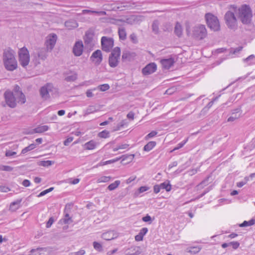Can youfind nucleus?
<instances>
[{"label":"nucleus","instance_id":"nucleus-1","mask_svg":"<svg viewBox=\"0 0 255 255\" xmlns=\"http://www.w3.org/2000/svg\"><path fill=\"white\" fill-rule=\"evenodd\" d=\"M3 60L4 67L6 70L12 71L16 69L17 66V61L12 50L8 49L4 50Z\"/></svg>","mask_w":255,"mask_h":255},{"label":"nucleus","instance_id":"nucleus-2","mask_svg":"<svg viewBox=\"0 0 255 255\" xmlns=\"http://www.w3.org/2000/svg\"><path fill=\"white\" fill-rule=\"evenodd\" d=\"M239 17L244 24L250 22L252 17V10L247 5H243L239 9Z\"/></svg>","mask_w":255,"mask_h":255},{"label":"nucleus","instance_id":"nucleus-3","mask_svg":"<svg viewBox=\"0 0 255 255\" xmlns=\"http://www.w3.org/2000/svg\"><path fill=\"white\" fill-rule=\"evenodd\" d=\"M205 18L208 26L213 31L220 30V25L218 19L213 14L208 13L205 15Z\"/></svg>","mask_w":255,"mask_h":255},{"label":"nucleus","instance_id":"nucleus-4","mask_svg":"<svg viewBox=\"0 0 255 255\" xmlns=\"http://www.w3.org/2000/svg\"><path fill=\"white\" fill-rule=\"evenodd\" d=\"M121 55V49L119 47L114 48L112 51L109 58V64L110 67H117L119 62Z\"/></svg>","mask_w":255,"mask_h":255},{"label":"nucleus","instance_id":"nucleus-5","mask_svg":"<svg viewBox=\"0 0 255 255\" xmlns=\"http://www.w3.org/2000/svg\"><path fill=\"white\" fill-rule=\"evenodd\" d=\"M19 61L20 64L23 67H26L30 61L29 51L25 47L20 49L18 52Z\"/></svg>","mask_w":255,"mask_h":255},{"label":"nucleus","instance_id":"nucleus-6","mask_svg":"<svg viewBox=\"0 0 255 255\" xmlns=\"http://www.w3.org/2000/svg\"><path fill=\"white\" fill-rule=\"evenodd\" d=\"M54 87L51 83H47L40 89V95L44 100H47L50 97L49 93L53 92Z\"/></svg>","mask_w":255,"mask_h":255},{"label":"nucleus","instance_id":"nucleus-7","mask_svg":"<svg viewBox=\"0 0 255 255\" xmlns=\"http://www.w3.org/2000/svg\"><path fill=\"white\" fill-rule=\"evenodd\" d=\"M193 35L195 38L202 39L207 35V30L205 25L200 24L194 27Z\"/></svg>","mask_w":255,"mask_h":255},{"label":"nucleus","instance_id":"nucleus-8","mask_svg":"<svg viewBox=\"0 0 255 255\" xmlns=\"http://www.w3.org/2000/svg\"><path fill=\"white\" fill-rule=\"evenodd\" d=\"M49 50H47L46 48H40L37 49L35 53H34V60L36 64H40L39 60L44 61L48 56V51Z\"/></svg>","mask_w":255,"mask_h":255},{"label":"nucleus","instance_id":"nucleus-9","mask_svg":"<svg viewBox=\"0 0 255 255\" xmlns=\"http://www.w3.org/2000/svg\"><path fill=\"white\" fill-rule=\"evenodd\" d=\"M4 98L7 105L11 108H14L16 106L17 99L12 92L6 91L4 94Z\"/></svg>","mask_w":255,"mask_h":255},{"label":"nucleus","instance_id":"nucleus-10","mask_svg":"<svg viewBox=\"0 0 255 255\" xmlns=\"http://www.w3.org/2000/svg\"><path fill=\"white\" fill-rule=\"evenodd\" d=\"M225 19L228 27L231 29H234L236 27L237 19L233 12L228 11L225 15Z\"/></svg>","mask_w":255,"mask_h":255},{"label":"nucleus","instance_id":"nucleus-11","mask_svg":"<svg viewBox=\"0 0 255 255\" xmlns=\"http://www.w3.org/2000/svg\"><path fill=\"white\" fill-rule=\"evenodd\" d=\"M101 45L103 50L109 52L114 46V39L112 38L103 36L101 38Z\"/></svg>","mask_w":255,"mask_h":255},{"label":"nucleus","instance_id":"nucleus-12","mask_svg":"<svg viewBox=\"0 0 255 255\" xmlns=\"http://www.w3.org/2000/svg\"><path fill=\"white\" fill-rule=\"evenodd\" d=\"M14 95L16 96L17 101L18 103H20L21 104H24L26 102L25 96L24 94L20 90V88L19 86L18 85H15L14 86L13 92Z\"/></svg>","mask_w":255,"mask_h":255},{"label":"nucleus","instance_id":"nucleus-13","mask_svg":"<svg viewBox=\"0 0 255 255\" xmlns=\"http://www.w3.org/2000/svg\"><path fill=\"white\" fill-rule=\"evenodd\" d=\"M57 36L55 34H52L49 35L47 37L45 42L46 48L47 50H49L51 51L54 48L56 41Z\"/></svg>","mask_w":255,"mask_h":255},{"label":"nucleus","instance_id":"nucleus-14","mask_svg":"<svg viewBox=\"0 0 255 255\" xmlns=\"http://www.w3.org/2000/svg\"><path fill=\"white\" fill-rule=\"evenodd\" d=\"M90 60L96 65H99L103 60V56L101 51L100 50H97L94 51L90 57Z\"/></svg>","mask_w":255,"mask_h":255},{"label":"nucleus","instance_id":"nucleus-15","mask_svg":"<svg viewBox=\"0 0 255 255\" xmlns=\"http://www.w3.org/2000/svg\"><path fill=\"white\" fill-rule=\"evenodd\" d=\"M156 69V64L154 62H151L148 64L142 69V73L143 75H148L155 72Z\"/></svg>","mask_w":255,"mask_h":255},{"label":"nucleus","instance_id":"nucleus-16","mask_svg":"<svg viewBox=\"0 0 255 255\" xmlns=\"http://www.w3.org/2000/svg\"><path fill=\"white\" fill-rule=\"evenodd\" d=\"M94 32L92 30H88L86 32L84 40L85 45L88 47H91L94 45L93 37Z\"/></svg>","mask_w":255,"mask_h":255},{"label":"nucleus","instance_id":"nucleus-17","mask_svg":"<svg viewBox=\"0 0 255 255\" xmlns=\"http://www.w3.org/2000/svg\"><path fill=\"white\" fill-rule=\"evenodd\" d=\"M73 53L75 56H81L83 52V44L82 41H76L73 47Z\"/></svg>","mask_w":255,"mask_h":255},{"label":"nucleus","instance_id":"nucleus-18","mask_svg":"<svg viewBox=\"0 0 255 255\" xmlns=\"http://www.w3.org/2000/svg\"><path fill=\"white\" fill-rule=\"evenodd\" d=\"M127 255H138L141 254L140 247L138 246H132L126 250Z\"/></svg>","mask_w":255,"mask_h":255},{"label":"nucleus","instance_id":"nucleus-19","mask_svg":"<svg viewBox=\"0 0 255 255\" xmlns=\"http://www.w3.org/2000/svg\"><path fill=\"white\" fill-rule=\"evenodd\" d=\"M131 156L132 157H133L134 155H128V156L123 155L122 156H121L120 157H117L115 159L107 160L106 161H102L99 164L100 166H103V165H107L108 164H111V163H115L117 161H118L122 158V160L124 161V160H126L127 158L130 157Z\"/></svg>","mask_w":255,"mask_h":255},{"label":"nucleus","instance_id":"nucleus-20","mask_svg":"<svg viewBox=\"0 0 255 255\" xmlns=\"http://www.w3.org/2000/svg\"><path fill=\"white\" fill-rule=\"evenodd\" d=\"M174 63V59L172 58L163 59L160 60V63L161 64L163 68L165 69H169L172 66H173Z\"/></svg>","mask_w":255,"mask_h":255},{"label":"nucleus","instance_id":"nucleus-21","mask_svg":"<svg viewBox=\"0 0 255 255\" xmlns=\"http://www.w3.org/2000/svg\"><path fill=\"white\" fill-rule=\"evenodd\" d=\"M136 56V53L128 51H124L122 54V60L123 61H131Z\"/></svg>","mask_w":255,"mask_h":255},{"label":"nucleus","instance_id":"nucleus-22","mask_svg":"<svg viewBox=\"0 0 255 255\" xmlns=\"http://www.w3.org/2000/svg\"><path fill=\"white\" fill-rule=\"evenodd\" d=\"M22 199H17L11 202L9 206V210L11 212H15L20 207V203Z\"/></svg>","mask_w":255,"mask_h":255},{"label":"nucleus","instance_id":"nucleus-23","mask_svg":"<svg viewBox=\"0 0 255 255\" xmlns=\"http://www.w3.org/2000/svg\"><path fill=\"white\" fill-rule=\"evenodd\" d=\"M49 127L46 125L39 126L34 128L32 131L29 132V133L33 134L34 133H42L44 131H47L49 129Z\"/></svg>","mask_w":255,"mask_h":255},{"label":"nucleus","instance_id":"nucleus-24","mask_svg":"<svg viewBox=\"0 0 255 255\" xmlns=\"http://www.w3.org/2000/svg\"><path fill=\"white\" fill-rule=\"evenodd\" d=\"M97 145V143L94 140L86 142L84 144V147L87 150H92L95 149Z\"/></svg>","mask_w":255,"mask_h":255},{"label":"nucleus","instance_id":"nucleus-25","mask_svg":"<svg viewBox=\"0 0 255 255\" xmlns=\"http://www.w3.org/2000/svg\"><path fill=\"white\" fill-rule=\"evenodd\" d=\"M65 26L69 29H71L78 27V25L75 20H70L65 22Z\"/></svg>","mask_w":255,"mask_h":255},{"label":"nucleus","instance_id":"nucleus-26","mask_svg":"<svg viewBox=\"0 0 255 255\" xmlns=\"http://www.w3.org/2000/svg\"><path fill=\"white\" fill-rule=\"evenodd\" d=\"M102 238L107 241H110L115 238L113 231H109L102 234Z\"/></svg>","mask_w":255,"mask_h":255},{"label":"nucleus","instance_id":"nucleus-27","mask_svg":"<svg viewBox=\"0 0 255 255\" xmlns=\"http://www.w3.org/2000/svg\"><path fill=\"white\" fill-rule=\"evenodd\" d=\"M118 34L120 40H125L127 39V32L124 27L119 28Z\"/></svg>","mask_w":255,"mask_h":255},{"label":"nucleus","instance_id":"nucleus-28","mask_svg":"<svg viewBox=\"0 0 255 255\" xmlns=\"http://www.w3.org/2000/svg\"><path fill=\"white\" fill-rule=\"evenodd\" d=\"M174 33L178 36L180 37L182 34V28L179 22H176L174 27Z\"/></svg>","mask_w":255,"mask_h":255},{"label":"nucleus","instance_id":"nucleus-29","mask_svg":"<svg viewBox=\"0 0 255 255\" xmlns=\"http://www.w3.org/2000/svg\"><path fill=\"white\" fill-rule=\"evenodd\" d=\"M159 185L161 189H165L167 192H169L171 190V185L168 180H167Z\"/></svg>","mask_w":255,"mask_h":255},{"label":"nucleus","instance_id":"nucleus-30","mask_svg":"<svg viewBox=\"0 0 255 255\" xmlns=\"http://www.w3.org/2000/svg\"><path fill=\"white\" fill-rule=\"evenodd\" d=\"M156 144L155 141H149L144 145L143 150L145 151H149L156 145Z\"/></svg>","mask_w":255,"mask_h":255},{"label":"nucleus","instance_id":"nucleus-31","mask_svg":"<svg viewBox=\"0 0 255 255\" xmlns=\"http://www.w3.org/2000/svg\"><path fill=\"white\" fill-rule=\"evenodd\" d=\"M245 62L247 63L248 65L255 63V56L252 54L244 59Z\"/></svg>","mask_w":255,"mask_h":255},{"label":"nucleus","instance_id":"nucleus-32","mask_svg":"<svg viewBox=\"0 0 255 255\" xmlns=\"http://www.w3.org/2000/svg\"><path fill=\"white\" fill-rule=\"evenodd\" d=\"M255 224V219H252L249 221H245L243 223L240 225V227H245L248 226H251Z\"/></svg>","mask_w":255,"mask_h":255},{"label":"nucleus","instance_id":"nucleus-33","mask_svg":"<svg viewBox=\"0 0 255 255\" xmlns=\"http://www.w3.org/2000/svg\"><path fill=\"white\" fill-rule=\"evenodd\" d=\"M120 183H121V182L120 180H116L114 182L110 184L108 186V189L110 191L114 190L116 189L119 186Z\"/></svg>","mask_w":255,"mask_h":255},{"label":"nucleus","instance_id":"nucleus-34","mask_svg":"<svg viewBox=\"0 0 255 255\" xmlns=\"http://www.w3.org/2000/svg\"><path fill=\"white\" fill-rule=\"evenodd\" d=\"M35 147H36V144H35L34 143L30 144V145H29L27 147H26L24 148L23 149H22V150H21V154H25L26 152H28L29 151H31V150L34 149Z\"/></svg>","mask_w":255,"mask_h":255},{"label":"nucleus","instance_id":"nucleus-35","mask_svg":"<svg viewBox=\"0 0 255 255\" xmlns=\"http://www.w3.org/2000/svg\"><path fill=\"white\" fill-rule=\"evenodd\" d=\"M201 248L199 247V246H196V247H191L190 248H189L187 249L188 252L190 253L193 254H196L198 253H199Z\"/></svg>","mask_w":255,"mask_h":255},{"label":"nucleus","instance_id":"nucleus-36","mask_svg":"<svg viewBox=\"0 0 255 255\" xmlns=\"http://www.w3.org/2000/svg\"><path fill=\"white\" fill-rule=\"evenodd\" d=\"M54 163V161L51 160H43L40 161L39 162L38 165L40 166H44V167H48Z\"/></svg>","mask_w":255,"mask_h":255},{"label":"nucleus","instance_id":"nucleus-37","mask_svg":"<svg viewBox=\"0 0 255 255\" xmlns=\"http://www.w3.org/2000/svg\"><path fill=\"white\" fill-rule=\"evenodd\" d=\"M97 110L94 106H89L85 111L86 115H89L97 112Z\"/></svg>","mask_w":255,"mask_h":255},{"label":"nucleus","instance_id":"nucleus-38","mask_svg":"<svg viewBox=\"0 0 255 255\" xmlns=\"http://www.w3.org/2000/svg\"><path fill=\"white\" fill-rule=\"evenodd\" d=\"M77 79V74L74 73L73 74L68 76L65 78V80L67 82H73Z\"/></svg>","mask_w":255,"mask_h":255},{"label":"nucleus","instance_id":"nucleus-39","mask_svg":"<svg viewBox=\"0 0 255 255\" xmlns=\"http://www.w3.org/2000/svg\"><path fill=\"white\" fill-rule=\"evenodd\" d=\"M62 220L63 221V223L65 224H69L73 222L71 218L70 217L69 214L68 213H66L65 215L64 218L62 219Z\"/></svg>","mask_w":255,"mask_h":255},{"label":"nucleus","instance_id":"nucleus-40","mask_svg":"<svg viewBox=\"0 0 255 255\" xmlns=\"http://www.w3.org/2000/svg\"><path fill=\"white\" fill-rule=\"evenodd\" d=\"M43 250L42 248H38L36 249H33L30 250V253L33 255H40L41 252Z\"/></svg>","mask_w":255,"mask_h":255},{"label":"nucleus","instance_id":"nucleus-41","mask_svg":"<svg viewBox=\"0 0 255 255\" xmlns=\"http://www.w3.org/2000/svg\"><path fill=\"white\" fill-rule=\"evenodd\" d=\"M243 49L242 46H239L236 48H231L229 49L230 53L232 54H236L239 52H240Z\"/></svg>","mask_w":255,"mask_h":255},{"label":"nucleus","instance_id":"nucleus-42","mask_svg":"<svg viewBox=\"0 0 255 255\" xmlns=\"http://www.w3.org/2000/svg\"><path fill=\"white\" fill-rule=\"evenodd\" d=\"M152 31L155 34H157L159 32L158 23L157 21H153L152 24Z\"/></svg>","mask_w":255,"mask_h":255},{"label":"nucleus","instance_id":"nucleus-43","mask_svg":"<svg viewBox=\"0 0 255 255\" xmlns=\"http://www.w3.org/2000/svg\"><path fill=\"white\" fill-rule=\"evenodd\" d=\"M188 141V138L186 139H184L182 142L179 143L176 147L174 148L173 149V151L177 150L179 149L180 148H182L187 142Z\"/></svg>","mask_w":255,"mask_h":255},{"label":"nucleus","instance_id":"nucleus-44","mask_svg":"<svg viewBox=\"0 0 255 255\" xmlns=\"http://www.w3.org/2000/svg\"><path fill=\"white\" fill-rule=\"evenodd\" d=\"M109 132L106 130H103L98 133V136L101 138H107L109 136Z\"/></svg>","mask_w":255,"mask_h":255},{"label":"nucleus","instance_id":"nucleus-45","mask_svg":"<svg viewBox=\"0 0 255 255\" xmlns=\"http://www.w3.org/2000/svg\"><path fill=\"white\" fill-rule=\"evenodd\" d=\"M249 180V177H245L244 180H243L241 182H238L237 183V186L238 187L241 188V187H243L244 185H245V184H246Z\"/></svg>","mask_w":255,"mask_h":255},{"label":"nucleus","instance_id":"nucleus-46","mask_svg":"<svg viewBox=\"0 0 255 255\" xmlns=\"http://www.w3.org/2000/svg\"><path fill=\"white\" fill-rule=\"evenodd\" d=\"M98 89L101 91H106L110 89V86L108 84H104L103 85H99L98 86Z\"/></svg>","mask_w":255,"mask_h":255},{"label":"nucleus","instance_id":"nucleus-47","mask_svg":"<svg viewBox=\"0 0 255 255\" xmlns=\"http://www.w3.org/2000/svg\"><path fill=\"white\" fill-rule=\"evenodd\" d=\"M129 38L133 43L136 44L138 43V39L136 35L134 33H132L130 35Z\"/></svg>","mask_w":255,"mask_h":255},{"label":"nucleus","instance_id":"nucleus-48","mask_svg":"<svg viewBox=\"0 0 255 255\" xmlns=\"http://www.w3.org/2000/svg\"><path fill=\"white\" fill-rule=\"evenodd\" d=\"M93 247L94 249L98 251H101L102 250V246L97 242L93 243Z\"/></svg>","mask_w":255,"mask_h":255},{"label":"nucleus","instance_id":"nucleus-49","mask_svg":"<svg viewBox=\"0 0 255 255\" xmlns=\"http://www.w3.org/2000/svg\"><path fill=\"white\" fill-rule=\"evenodd\" d=\"M142 220L144 222H148L149 224H151L153 220L148 214H147L145 216L142 217Z\"/></svg>","mask_w":255,"mask_h":255},{"label":"nucleus","instance_id":"nucleus-50","mask_svg":"<svg viewBox=\"0 0 255 255\" xmlns=\"http://www.w3.org/2000/svg\"><path fill=\"white\" fill-rule=\"evenodd\" d=\"M157 134V131L153 130L145 136V139L146 140L148 139L149 138H152V137L155 136Z\"/></svg>","mask_w":255,"mask_h":255},{"label":"nucleus","instance_id":"nucleus-51","mask_svg":"<svg viewBox=\"0 0 255 255\" xmlns=\"http://www.w3.org/2000/svg\"><path fill=\"white\" fill-rule=\"evenodd\" d=\"M136 19V17L135 16H131L129 18L126 19V22L128 24H132L134 23V21Z\"/></svg>","mask_w":255,"mask_h":255},{"label":"nucleus","instance_id":"nucleus-52","mask_svg":"<svg viewBox=\"0 0 255 255\" xmlns=\"http://www.w3.org/2000/svg\"><path fill=\"white\" fill-rule=\"evenodd\" d=\"M0 169L2 171H11L13 170V167L8 165H2Z\"/></svg>","mask_w":255,"mask_h":255},{"label":"nucleus","instance_id":"nucleus-53","mask_svg":"<svg viewBox=\"0 0 255 255\" xmlns=\"http://www.w3.org/2000/svg\"><path fill=\"white\" fill-rule=\"evenodd\" d=\"M240 115H234L231 117H230L228 119V122H234L235 120H236V119H238L240 118Z\"/></svg>","mask_w":255,"mask_h":255},{"label":"nucleus","instance_id":"nucleus-54","mask_svg":"<svg viewBox=\"0 0 255 255\" xmlns=\"http://www.w3.org/2000/svg\"><path fill=\"white\" fill-rule=\"evenodd\" d=\"M230 245L232 246L234 249H237L240 246V243L238 242H231L230 243Z\"/></svg>","mask_w":255,"mask_h":255},{"label":"nucleus","instance_id":"nucleus-55","mask_svg":"<svg viewBox=\"0 0 255 255\" xmlns=\"http://www.w3.org/2000/svg\"><path fill=\"white\" fill-rule=\"evenodd\" d=\"M242 113V110L241 109V108H237V109H234L232 111V115H237L238 114H239V115H240V116L241 115Z\"/></svg>","mask_w":255,"mask_h":255},{"label":"nucleus","instance_id":"nucleus-56","mask_svg":"<svg viewBox=\"0 0 255 255\" xmlns=\"http://www.w3.org/2000/svg\"><path fill=\"white\" fill-rule=\"evenodd\" d=\"M16 154V152L15 151H12L11 150H6L5 152V156L6 157H10L14 156Z\"/></svg>","mask_w":255,"mask_h":255},{"label":"nucleus","instance_id":"nucleus-57","mask_svg":"<svg viewBox=\"0 0 255 255\" xmlns=\"http://www.w3.org/2000/svg\"><path fill=\"white\" fill-rule=\"evenodd\" d=\"M148 232V229L147 228H142L139 232V234H140L141 236H142L143 237H144V236Z\"/></svg>","mask_w":255,"mask_h":255},{"label":"nucleus","instance_id":"nucleus-58","mask_svg":"<svg viewBox=\"0 0 255 255\" xmlns=\"http://www.w3.org/2000/svg\"><path fill=\"white\" fill-rule=\"evenodd\" d=\"M110 178L109 176H103L99 180L100 182H107L110 180Z\"/></svg>","mask_w":255,"mask_h":255},{"label":"nucleus","instance_id":"nucleus-59","mask_svg":"<svg viewBox=\"0 0 255 255\" xmlns=\"http://www.w3.org/2000/svg\"><path fill=\"white\" fill-rule=\"evenodd\" d=\"M161 188L160 185L156 184L153 186L154 192L156 194L159 193L160 191Z\"/></svg>","mask_w":255,"mask_h":255},{"label":"nucleus","instance_id":"nucleus-60","mask_svg":"<svg viewBox=\"0 0 255 255\" xmlns=\"http://www.w3.org/2000/svg\"><path fill=\"white\" fill-rule=\"evenodd\" d=\"M54 222V219L53 217H50L46 223V227L50 228Z\"/></svg>","mask_w":255,"mask_h":255},{"label":"nucleus","instance_id":"nucleus-61","mask_svg":"<svg viewBox=\"0 0 255 255\" xmlns=\"http://www.w3.org/2000/svg\"><path fill=\"white\" fill-rule=\"evenodd\" d=\"M149 188L148 187L144 186H141L138 189V191L139 193H143L146 191H147Z\"/></svg>","mask_w":255,"mask_h":255},{"label":"nucleus","instance_id":"nucleus-62","mask_svg":"<svg viewBox=\"0 0 255 255\" xmlns=\"http://www.w3.org/2000/svg\"><path fill=\"white\" fill-rule=\"evenodd\" d=\"M85 254V251L84 250H80L77 252L72 254V255H84Z\"/></svg>","mask_w":255,"mask_h":255},{"label":"nucleus","instance_id":"nucleus-63","mask_svg":"<svg viewBox=\"0 0 255 255\" xmlns=\"http://www.w3.org/2000/svg\"><path fill=\"white\" fill-rule=\"evenodd\" d=\"M22 185L24 187H28L30 185V182L27 179H25L22 181Z\"/></svg>","mask_w":255,"mask_h":255},{"label":"nucleus","instance_id":"nucleus-64","mask_svg":"<svg viewBox=\"0 0 255 255\" xmlns=\"http://www.w3.org/2000/svg\"><path fill=\"white\" fill-rule=\"evenodd\" d=\"M134 114L132 112H129L127 115V118L131 120H133L134 119Z\"/></svg>","mask_w":255,"mask_h":255}]
</instances>
